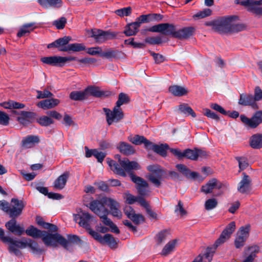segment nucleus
Masks as SVG:
<instances>
[{"label":"nucleus","mask_w":262,"mask_h":262,"mask_svg":"<svg viewBox=\"0 0 262 262\" xmlns=\"http://www.w3.org/2000/svg\"><path fill=\"white\" fill-rule=\"evenodd\" d=\"M146 31L160 33L179 39H185L193 35L195 28L193 27H188L177 30L176 26L173 24L162 23L154 25Z\"/></svg>","instance_id":"1"},{"label":"nucleus","mask_w":262,"mask_h":262,"mask_svg":"<svg viewBox=\"0 0 262 262\" xmlns=\"http://www.w3.org/2000/svg\"><path fill=\"white\" fill-rule=\"evenodd\" d=\"M25 232L28 235L33 238L41 237L42 242L47 246L56 247L57 244L64 247L67 246V239L57 233H50L46 231H41L32 225L25 230Z\"/></svg>","instance_id":"2"},{"label":"nucleus","mask_w":262,"mask_h":262,"mask_svg":"<svg viewBox=\"0 0 262 262\" xmlns=\"http://www.w3.org/2000/svg\"><path fill=\"white\" fill-rule=\"evenodd\" d=\"M115 158L118 159V163L107 159V164L115 173L121 176H126L125 171L129 172L132 170H138L140 168V165L137 162L130 161L126 158L121 159V156L119 155H116Z\"/></svg>","instance_id":"3"},{"label":"nucleus","mask_w":262,"mask_h":262,"mask_svg":"<svg viewBox=\"0 0 262 262\" xmlns=\"http://www.w3.org/2000/svg\"><path fill=\"white\" fill-rule=\"evenodd\" d=\"M129 98L128 96L123 93L119 94L118 99L116 103V106L111 111L107 108H103V111L106 115V120L108 125L114 123H117L123 118L124 115L120 107L123 104L129 102Z\"/></svg>","instance_id":"4"},{"label":"nucleus","mask_w":262,"mask_h":262,"mask_svg":"<svg viewBox=\"0 0 262 262\" xmlns=\"http://www.w3.org/2000/svg\"><path fill=\"white\" fill-rule=\"evenodd\" d=\"M235 229V223L234 222H230L222 232L219 238L215 241L214 247L208 248L206 253L203 255L200 254L198 257L202 258L201 262H210L216 248L220 245L225 243L229 239Z\"/></svg>","instance_id":"5"},{"label":"nucleus","mask_w":262,"mask_h":262,"mask_svg":"<svg viewBox=\"0 0 262 262\" xmlns=\"http://www.w3.org/2000/svg\"><path fill=\"white\" fill-rule=\"evenodd\" d=\"M235 16L222 17L217 19L215 31L220 34L237 33L245 29V25L235 23Z\"/></svg>","instance_id":"6"},{"label":"nucleus","mask_w":262,"mask_h":262,"mask_svg":"<svg viewBox=\"0 0 262 262\" xmlns=\"http://www.w3.org/2000/svg\"><path fill=\"white\" fill-rule=\"evenodd\" d=\"M111 200L110 198L102 197L100 200H93L90 203L89 208L98 216L106 213L109 210L105 207V205L108 207Z\"/></svg>","instance_id":"7"},{"label":"nucleus","mask_w":262,"mask_h":262,"mask_svg":"<svg viewBox=\"0 0 262 262\" xmlns=\"http://www.w3.org/2000/svg\"><path fill=\"white\" fill-rule=\"evenodd\" d=\"M240 119L247 128H256L262 123V111L255 112L250 118L244 114L241 115Z\"/></svg>","instance_id":"8"},{"label":"nucleus","mask_w":262,"mask_h":262,"mask_svg":"<svg viewBox=\"0 0 262 262\" xmlns=\"http://www.w3.org/2000/svg\"><path fill=\"white\" fill-rule=\"evenodd\" d=\"M27 247H29L33 253L40 254L44 251L43 249L39 247L37 243L30 238L26 239L24 238L22 241L15 239L14 243V248L15 249H24Z\"/></svg>","instance_id":"9"},{"label":"nucleus","mask_w":262,"mask_h":262,"mask_svg":"<svg viewBox=\"0 0 262 262\" xmlns=\"http://www.w3.org/2000/svg\"><path fill=\"white\" fill-rule=\"evenodd\" d=\"M90 235L96 241L102 245L106 244L111 249H116L117 247L119 240L115 238L112 234H106L102 236L100 234L95 231H91Z\"/></svg>","instance_id":"10"},{"label":"nucleus","mask_w":262,"mask_h":262,"mask_svg":"<svg viewBox=\"0 0 262 262\" xmlns=\"http://www.w3.org/2000/svg\"><path fill=\"white\" fill-rule=\"evenodd\" d=\"M76 58L73 56L62 57V56H49L43 57L40 60L43 63L52 66L62 67L67 62L72 61Z\"/></svg>","instance_id":"11"},{"label":"nucleus","mask_w":262,"mask_h":262,"mask_svg":"<svg viewBox=\"0 0 262 262\" xmlns=\"http://www.w3.org/2000/svg\"><path fill=\"white\" fill-rule=\"evenodd\" d=\"M25 206V203L23 201L13 198L11 201L8 214L12 219H15L21 214Z\"/></svg>","instance_id":"12"},{"label":"nucleus","mask_w":262,"mask_h":262,"mask_svg":"<svg viewBox=\"0 0 262 262\" xmlns=\"http://www.w3.org/2000/svg\"><path fill=\"white\" fill-rule=\"evenodd\" d=\"M129 177L132 181L136 184V188L140 195L146 196L149 194L150 191L148 190V184L146 181L132 172L129 173Z\"/></svg>","instance_id":"13"},{"label":"nucleus","mask_w":262,"mask_h":262,"mask_svg":"<svg viewBox=\"0 0 262 262\" xmlns=\"http://www.w3.org/2000/svg\"><path fill=\"white\" fill-rule=\"evenodd\" d=\"M250 226L247 225L242 226L236 233L234 244L236 248H240L244 246L245 243L249 235Z\"/></svg>","instance_id":"14"},{"label":"nucleus","mask_w":262,"mask_h":262,"mask_svg":"<svg viewBox=\"0 0 262 262\" xmlns=\"http://www.w3.org/2000/svg\"><path fill=\"white\" fill-rule=\"evenodd\" d=\"M91 37L94 38L96 42L102 43L107 40L115 38V34L101 30H92Z\"/></svg>","instance_id":"15"},{"label":"nucleus","mask_w":262,"mask_h":262,"mask_svg":"<svg viewBox=\"0 0 262 262\" xmlns=\"http://www.w3.org/2000/svg\"><path fill=\"white\" fill-rule=\"evenodd\" d=\"M243 177L237 186V191L242 194H248L251 190L252 181L245 172L243 173Z\"/></svg>","instance_id":"16"},{"label":"nucleus","mask_w":262,"mask_h":262,"mask_svg":"<svg viewBox=\"0 0 262 262\" xmlns=\"http://www.w3.org/2000/svg\"><path fill=\"white\" fill-rule=\"evenodd\" d=\"M92 218V216L88 212L81 211L80 214H76L75 215V220L79 219V225L85 228L90 234V231H93L90 226V221Z\"/></svg>","instance_id":"17"},{"label":"nucleus","mask_w":262,"mask_h":262,"mask_svg":"<svg viewBox=\"0 0 262 262\" xmlns=\"http://www.w3.org/2000/svg\"><path fill=\"white\" fill-rule=\"evenodd\" d=\"M0 239L4 243H9L8 250L10 253H12L17 256H20L22 255L21 251L19 249H15L14 248V243L15 239L5 236L4 230L0 228Z\"/></svg>","instance_id":"18"},{"label":"nucleus","mask_w":262,"mask_h":262,"mask_svg":"<svg viewBox=\"0 0 262 262\" xmlns=\"http://www.w3.org/2000/svg\"><path fill=\"white\" fill-rule=\"evenodd\" d=\"M5 226L10 232L18 236L22 235L25 232L23 226L17 224L15 219H11L7 222Z\"/></svg>","instance_id":"19"},{"label":"nucleus","mask_w":262,"mask_h":262,"mask_svg":"<svg viewBox=\"0 0 262 262\" xmlns=\"http://www.w3.org/2000/svg\"><path fill=\"white\" fill-rule=\"evenodd\" d=\"M238 104L244 106H250L253 109H258V106L255 102L253 95L243 93L240 95Z\"/></svg>","instance_id":"20"},{"label":"nucleus","mask_w":262,"mask_h":262,"mask_svg":"<svg viewBox=\"0 0 262 262\" xmlns=\"http://www.w3.org/2000/svg\"><path fill=\"white\" fill-rule=\"evenodd\" d=\"M223 184L216 179H212L201 187V191L205 194L210 193L214 188L220 189Z\"/></svg>","instance_id":"21"},{"label":"nucleus","mask_w":262,"mask_h":262,"mask_svg":"<svg viewBox=\"0 0 262 262\" xmlns=\"http://www.w3.org/2000/svg\"><path fill=\"white\" fill-rule=\"evenodd\" d=\"M176 167L180 173L187 179L194 180L199 176V173L191 171V170L184 164H178L176 165Z\"/></svg>","instance_id":"22"},{"label":"nucleus","mask_w":262,"mask_h":262,"mask_svg":"<svg viewBox=\"0 0 262 262\" xmlns=\"http://www.w3.org/2000/svg\"><path fill=\"white\" fill-rule=\"evenodd\" d=\"M128 140L129 142L135 145H141L144 144L145 148H148L150 145H151V142L148 140L143 136H140L138 135H130L128 137Z\"/></svg>","instance_id":"23"},{"label":"nucleus","mask_w":262,"mask_h":262,"mask_svg":"<svg viewBox=\"0 0 262 262\" xmlns=\"http://www.w3.org/2000/svg\"><path fill=\"white\" fill-rule=\"evenodd\" d=\"M110 213V211H107L106 213H104L98 216L100 217L101 221L105 226H109L111 231L116 234L120 233V230L117 226L111 221L110 219L107 217V215Z\"/></svg>","instance_id":"24"},{"label":"nucleus","mask_w":262,"mask_h":262,"mask_svg":"<svg viewBox=\"0 0 262 262\" xmlns=\"http://www.w3.org/2000/svg\"><path fill=\"white\" fill-rule=\"evenodd\" d=\"M39 142V139L38 136L29 135L23 139L21 145L24 148H31L33 147L36 144L38 143Z\"/></svg>","instance_id":"25"},{"label":"nucleus","mask_w":262,"mask_h":262,"mask_svg":"<svg viewBox=\"0 0 262 262\" xmlns=\"http://www.w3.org/2000/svg\"><path fill=\"white\" fill-rule=\"evenodd\" d=\"M117 148L121 153L126 156L133 155L135 152L134 147L125 142H120L117 145Z\"/></svg>","instance_id":"26"},{"label":"nucleus","mask_w":262,"mask_h":262,"mask_svg":"<svg viewBox=\"0 0 262 262\" xmlns=\"http://www.w3.org/2000/svg\"><path fill=\"white\" fill-rule=\"evenodd\" d=\"M69 176V172L66 171L59 176L53 183L54 187L56 189H62L66 186Z\"/></svg>","instance_id":"27"},{"label":"nucleus","mask_w":262,"mask_h":262,"mask_svg":"<svg viewBox=\"0 0 262 262\" xmlns=\"http://www.w3.org/2000/svg\"><path fill=\"white\" fill-rule=\"evenodd\" d=\"M108 207L110 209L109 211L110 213L113 216L117 217L118 219L122 218V213L119 209L120 205L116 201L111 198Z\"/></svg>","instance_id":"28"},{"label":"nucleus","mask_w":262,"mask_h":262,"mask_svg":"<svg viewBox=\"0 0 262 262\" xmlns=\"http://www.w3.org/2000/svg\"><path fill=\"white\" fill-rule=\"evenodd\" d=\"M148 148L152 149L154 152L162 157H166L167 156V150L169 148L168 145L166 143L158 145L151 142V145Z\"/></svg>","instance_id":"29"},{"label":"nucleus","mask_w":262,"mask_h":262,"mask_svg":"<svg viewBox=\"0 0 262 262\" xmlns=\"http://www.w3.org/2000/svg\"><path fill=\"white\" fill-rule=\"evenodd\" d=\"M39 4L43 8H59L62 5V0H38Z\"/></svg>","instance_id":"30"},{"label":"nucleus","mask_w":262,"mask_h":262,"mask_svg":"<svg viewBox=\"0 0 262 262\" xmlns=\"http://www.w3.org/2000/svg\"><path fill=\"white\" fill-rule=\"evenodd\" d=\"M59 103L57 99H48L40 101L37 106L43 109H49L57 106Z\"/></svg>","instance_id":"31"},{"label":"nucleus","mask_w":262,"mask_h":262,"mask_svg":"<svg viewBox=\"0 0 262 262\" xmlns=\"http://www.w3.org/2000/svg\"><path fill=\"white\" fill-rule=\"evenodd\" d=\"M86 49V47L83 43H74L69 44L67 46L66 48H64L61 49L62 52H80L84 51Z\"/></svg>","instance_id":"32"},{"label":"nucleus","mask_w":262,"mask_h":262,"mask_svg":"<svg viewBox=\"0 0 262 262\" xmlns=\"http://www.w3.org/2000/svg\"><path fill=\"white\" fill-rule=\"evenodd\" d=\"M250 145L254 149L262 147V134H256L252 135L250 139Z\"/></svg>","instance_id":"33"},{"label":"nucleus","mask_w":262,"mask_h":262,"mask_svg":"<svg viewBox=\"0 0 262 262\" xmlns=\"http://www.w3.org/2000/svg\"><path fill=\"white\" fill-rule=\"evenodd\" d=\"M169 92L174 96L180 97L187 94V90L183 86L174 85L169 88Z\"/></svg>","instance_id":"34"},{"label":"nucleus","mask_w":262,"mask_h":262,"mask_svg":"<svg viewBox=\"0 0 262 262\" xmlns=\"http://www.w3.org/2000/svg\"><path fill=\"white\" fill-rule=\"evenodd\" d=\"M36 222L38 225L46 229L49 230L51 232H56L58 230V227L56 225L45 222L43 219L40 216H36Z\"/></svg>","instance_id":"35"},{"label":"nucleus","mask_w":262,"mask_h":262,"mask_svg":"<svg viewBox=\"0 0 262 262\" xmlns=\"http://www.w3.org/2000/svg\"><path fill=\"white\" fill-rule=\"evenodd\" d=\"M139 28V24L135 21L127 25L123 32L127 36L135 35L138 32Z\"/></svg>","instance_id":"36"},{"label":"nucleus","mask_w":262,"mask_h":262,"mask_svg":"<svg viewBox=\"0 0 262 262\" xmlns=\"http://www.w3.org/2000/svg\"><path fill=\"white\" fill-rule=\"evenodd\" d=\"M122 53L117 50L109 49L101 53V56L107 59L118 58L122 55Z\"/></svg>","instance_id":"37"},{"label":"nucleus","mask_w":262,"mask_h":262,"mask_svg":"<svg viewBox=\"0 0 262 262\" xmlns=\"http://www.w3.org/2000/svg\"><path fill=\"white\" fill-rule=\"evenodd\" d=\"M36 27L35 23H31L24 25L17 32V36L18 37H21L25 36L27 33H29L32 31Z\"/></svg>","instance_id":"38"},{"label":"nucleus","mask_w":262,"mask_h":262,"mask_svg":"<svg viewBox=\"0 0 262 262\" xmlns=\"http://www.w3.org/2000/svg\"><path fill=\"white\" fill-rule=\"evenodd\" d=\"M70 98L75 101H82L88 98L85 89L84 91H75L70 94Z\"/></svg>","instance_id":"39"},{"label":"nucleus","mask_w":262,"mask_h":262,"mask_svg":"<svg viewBox=\"0 0 262 262\" xmlns=\"http://www.w3.org/2000/svg\"><path fill=\"white\" fill-rule=\"evenodd\" d=\"M177 243V239L169 241L165 245L162 249L161 254L163 256H166L171 253L174 249Z\"/></svg>","instance_id":"40"},{"label":"nucleus","mask_w":262,"mask_h":262,"mask_svg":"<svg viewBox=\"0 0 262 262\" xmlns=\"http://www.w3.org/2000/svg\"><path fill=\"white\" fill-rule=\"evenodd\" d=\"M85 90L86 91L88 98L90 95H92L96 97H101L105 95L104 92L100 91L98 87L89 86L85 89Z\"/></svg>","instance_id":"41"},{"label":"nucleus","mask_w":262,"mask_h":262,"mask_svg":"<svg viewBox=\"0 0 262 262\" xmlns=\"http://www.w3.org/2000/svg\"><path fill=\"white\" fill-rule=\"evenodd\" d=\"M72 40V37L69 36H65L56 40V43L57 45L58 50L61 51V49L66 48L69 45V42Z\"/></svg>","instance_id":"42"},{"label":"nucleus","mask_w":262,"mask_h":262,"mask_svg":"<svg viewBox=\"0 0 262 262\" xmlns=\"http://www.w3.org/2000/svg\"><path fill=\"white\" fill-rule=\"evenodd\" d=\"M163 173L155 174V173H150L148 175L149 180L155 185L157 187H159L161 185V180L162 179Z\"/></svg>","instance_id":"43"},{"label":"nucleus","mask_w":262,"mask_h":262,"mask_svg":"<svg viewBox=\"0 0 262 262\" xmlns=\"http://www.w3.org/2000/svg\"><path fill=\"white\" fill-rule=\"evenodd\" d=\"M248 250L250 254L243 262H252L255 257L256 253L259 251V247L257 246H253L250 247Z\"/></svg>","instance_id":"44"},{"label":"nucleus","mask_w":262,"mask_h":262,"mask_svg":"<svg viewBox=\"0 0 262 262\" xmlns=\"http://www.w3.org/2000/svg\"><path fill=\"white\" fill-rule=\"evenodd\" d=\"M180 111L185 114H188L191 115L192 117L195 118L196 114L193 110L187 104H182L179 105Z\"/></svg>","instance_id":"45"},{"label":"nucleus","mask_w":262,"mask_h":262,"mask_svg":"<svg viewBox=\"0 0 262 262\" xmlns=\"http://www.w3.org/2000/svg\"><path fill=\"white\" fill-rule=\"evenodd\" d=\"M184 157L192 160H197L196 149L192 150L188 148L184 150L183 151V158Z\"/></svg>","instance_id":"46"},{"label":"nucleus","mask_w":262,"mask_h":262,"mask_svg":"<svg viewBox=\"0 0 262 262\" xmlns=\"http://www.w3.org/2000/svg\"><path fill=\"white\" fill-rule=\"evenodd\" d=\"M235 159L238 163V167L239 168V171L244 170L249 166L248 160L246 157H236Z\"/></svg>","instance_id":"47"},{"label":"nucleus","mask_w":262,"mask_h":262,"mask_svg":"<svg viewBox=\"0 0 262 262\" xmlns=\"http://www.w3.org/2000/svg\"><path fill=\"white\" fill-rule=\"evenodd\" d=\"M169 232L167 229L163 230L159 232L156 235V241L158 244H161L165 242L166 237L169 235Z\"/></svg>","instance_id":"48"},{"label":"nucleus","mask_w":262,"mask_h":262,"mask_svg":"<svg viewBox=\"0 0 262 262\" xmlns=\"http://www.w3.org/2000/svg\"><path fill=\"white\" fill-rule=\"evenodd\" d=\"M37 122L41 126H48L54 123L53 120L48 116H43L37 120Z\"/></svg>","instance_id":"49"},{"label":"nucleus","mask_w":262,"mask_h":262,"mask_svg":"<svg viewBox=\"0 0 262 262\" xmlns=\"http://www.w3.org/2000/svg\"><path fill=\"white\" fill-rule=\"evenodd\" d=\"M67 241L68 242L67 246L66 247L63 246L65 248L68 247L69 243L79 245H81L82 244V241L79 237L74 234L68 235V240H67Z\"/></svg>","instance_id":"50"},{"label":"nucleus","mask_w":262,"mask_h":262,"mask_svg":"<svg viewBox=\"0 0 262 262\" xmlns=\"http://www.w3.org/2000/svg\"><path fill=\"white\" fill-rule=\"evenodd\" d=\"M145 41L146 43L151 45H159L163 42L162 37L160 36L146 37L145 39Z\"/></svg>","instance_id":"51"},{"label":"nucleus","mask_w":262,"mask_h":262,"mask_svg":"<svg viewBox=\"0 0 262 262\" xmlns=\"http://www.w3.org/2000/svg\"><path fill=\"white\" fill-rule=\"evenodd\" d=\"M217 201L214 198L207 200L205 203V208L207 210H210L215 208L217 205Z\"/></svg>","instance_id":"52"},{"label":"nucleus","mask_w":262,"mask_h":262,"mask_svg":"<svg viewBox=\"0 0 262 262\" xmlns=\"http://www.w3.org/2000/svg\"><path fill=\"white\" fill-rule=\"evenodd\" d=\"M115 13L118 16L123 17L124 16H129L132 13V8L127 7L122 9L116 10Z\"/></svg>","instance_id":"53"},{"label":"nucleus","mask_w":262,"mask_h":262,"mask_svg":"<svg viewBox=\"0 0 262 262\" xmlns=\"http://www.w3.org/2000/svg\"><path fill=\"white\" fill-rule=\"evenodd\" d=\"M211 10L210 9L207 8L203 11H200L193 15V18H197L198 19L203 18L209 16L211 14Z\"/></svg>","instance_id":"54"},{"label":"nucleus","mask_w":262,"mask_h":262,"mask_svg":"<svg viewBox=\"0 0 262 262\" xmlns=\"http://www.w3.org/2000/svg\"><path fill=\"white\" fill-rule=\"evenodd\" d=\"M67 23V19L65 17H62L60 19L55 20L53 25L56 26L58 29H62Z\"/></svg>","instance_id":"55"},{"label":"nucleus","mask_w":262,"mask_h":262,"mask_svg":"<svg viewBox=\"0 0 262 262\" xmlns=\"http://www.w3.org/2000/svg\"><path fill=\"white\" fill-rule=\"evenodd\" d=\"M74 57L76 58L74 60L84 64H92L95 63L97 61V60L94 58L85 57L81 59H78L77 57ZM73 61H74V60Z\"/></svg>","instance_id":"56"},{"label":"nucleus","mask_w":262,"mask_h":262,"mask_svg":"<svg viewBox=\"0 0 262 262\" xmlns=\"http://www.w3.org/2000/svg\"><path fill=\"white\" fill-rule=\"evenodd\" d=\"M37 99H42L46 98H50L53 96V94L48 90H44L43 91H37Z\"/></svg>","instance_id":"57"},{"label":"nucleus","mask_w":262,"mask_h":262,"mask_svg":"<svg viewBox=\"0 0 262 262\" xmlns=\"http://www.w3.org/2000/svg\"><path fill=\"white\" fill-rule=\"evenodd\" d=\"M134 224L136 225L140 224L141 223L144 222V217L142 215L140 214H134L130 218Z\"/></svg>","instance_id":"58"},{"label":"nucleus","mask_w":262,"mask_h":262,"mask_svg":"<svg viewBox=\"0 0 262 262\" xmlns=\"http://www.w3.org/2000/svg\"><path fill=\"white\" fill-rule=\"evenodd\" d=\"M9 116L5 112L0 111V124L6 126L9 124Z\"/></svg>","instance_id":"59"},{"label":"nucleus","mask_w":262,"mask_h":262,"mask_svg":"<svg viewBox=\"0 0 262 262\" xmlns=\"http://www.w3.org/2000/svg\"><path fill=\"white\" fill-rule=\"evenodd\" d=\"M147 169L151 172V173L158 174L159 173H163V171L160 168V167L158 165H150L147 167Z\"/></svg>","instance_id":"60"},{"label":"nucleus","mask_w":262,"mask_h":262,"mask_svg":"<svg viewBox=\"0 0 262 262\" xmlns=\"http://www.w3.org/2000/svg\"><path fill=\"white\" fill-rule=\"evenodd\" d=\"M87 53L91 55H96L99 54L101 56L102 53V49L99 47H92L88 49Z\"/></svg>","instance_id":"61"},{"label":"nucleus","mask_w":262,"mask_h":262,"mask_svg":"<svg viewBox=\"0 0 262 262\" xmlns=\"http://www.w3.org/2000/svg\"><path fill=\"white\" fill-rule=\"evenodd\" d=\"M204 114L208 118H210L212 119L219 120L220 118L219 116L213 112H212L208 108H205L204 110Z\"/></svg>","instance_id":"62"},{"label":"nucleus","mask_w":262,"mask_h":262,"mask_svg":"<svg viewBox=\"0 0 262 262\" xmlns=\"http://www.w3.org/2000/svg\"><path fill=\"white\" fill-rule=\"evenodd\" d=\"M253 98L256 102L262 99V90L258 86L255 88Z\"/></svg>","instance_id":"63"},{"label":"nucleus","mask_w":262,"mask_h":262,"mask_svg":"<svg viewBox=\"0 0 262 262\" xmlns=\"http://www.w3.org/2000/svg\"><path fill=\"white\" fill-rule=\"evenodd\" d=\"M19 114L20 115V116L18 117L19 118L29 120L34 118V113L31 112L21 111Z\"/></svg>","instance_id":"64"}]
</instances>
